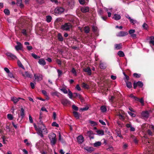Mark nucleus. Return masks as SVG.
I'll use <instances>...</instances> for the list:
<instances>
[{
    "label": "nucleus",
    "instance_id": "nucleus-32",
    "mask_svg": "<svg viewBox=\"0 0 154 154\" xmlns=\"http://www.w3.org/2000/svg\"><path fill=\"white\" fill-rule=\"evenodd\" d=\"M7 117L8 119L10 120H12L14 119L13 116L11 114H8L7 116Z\"/></svg>",
    "mask_w": 154,
    "mask_h": 154
},
{
    "label": "nucleus",
    "instance_id": "nucleus-29",
    "mask_svg": "<svg viewBox=\"0 0 154 154\" xmlns=\"http://www.w3.org/2000/svg\"><path fill=\"white\" fill-rule=\"evenodd\" d=\"M17 4L18 6H20L21 8L23 7V5L22 4V0H17Z\"/></svg>",
    "mask_w": 154,
    "mask_h": 154
},
{
    "label": "nucleus",
    "instance_id": "nucleus-15",
    "mask_svg": "<svg viewBox=\"0 0 154 154\" xmlns=\"http://www.w3.org/2000/svg\"><path fill=\"white\" fill-rule=\"evenodd\" d=\"M6 55L7 56L11 58V59H15L17 58L16 56L11 53H6Z\"/></svg>",
    "mask_w": 154,
    "mask_h": 154
},
{
    "label": "nucleus",
    "instance_id": "nucleus-54",
    "mask_svg": "<svg viewBox=\"0 0 154 154\" xmlns=\"http://www.w3.org/2000/svg\"><path fill=\"white\" fill-rule=\"evenodd\" d=\"M135 32V30L134 29H131L129 31V33L131 35Z\"/></svg>",
    "mask_w": 154,
    "mask_h": 154
},
{
    "label": "nucleus",
    "instance_id": "nucleus-50",
    "mask_svg": "<svg viewBox=\"0 0 154 154\" xmlns=\"http://www.w3.org/2000/svg\"><path fill=\"white\" fill-rule=\"evenodd\" d=\"M137 84L138 85V86L140 88L142 87L143 85V83H142L140 81L138 82H137Z\"/></svg>",
    "mask_w": 154,
    "mask_h": 154
},
{
    "label": "nucleus",
    "instance_id": "nucleus-48",
    "mask_svg": "<svg viewBox=\"0 0 154 154\" xmlns=\"http://www.w3.org/2000/svg\"><path fill=\"white\" fill-rule=\"evenodd\" d=\"M5 14L7 15H9L10 14L9 11L7 9H5L4 11Z\"/></svg>",
    "mask_w": 154,
    "mask_h": 154
},
{
    "label": "nucleus",
    "instance_id": "nucleus-63",
    "mask_svg": "<svg viewBox=\"0 0 154 154\" xmlns=\"http://www.w3.org/2000/svg\"><path fill=\"white\" fill-rule=\"evenodd\" d=\"M79 2L80 4L81 5H84L85 3V0H79Z\"/></svg>",
    "mask_w": 154,
    "mask_h": 154
},
{
    "label": "nucleus",
    "instance_id": "nucleus-52",
    "mask_svg": "<svg viewBox=\"0 0 154 154\" xmlns=\"http://www.w3.org/2000/svg\"><path fill=\"white\" fill-rule=\"evenodd\" d=\"M136 101H139L141 103L142 105H144V101L142 98L140 99L138 98V100H136Z\"/></svg>",
    "mask_w": 154,
    "mask_h": 154
},
{
    "label": "nucleus",
    "instance_id": "nucleus-60",
    "mask_svg": "<svg viewBox=\"0 0 154 154\" xmlns=\"http://www.w3.org/2000/svg\"><path fill=\"white\" fill-rule=\"evenodd\" d=\"M133 76L136 78H139L140 76V74H138L136 73H134L133 74Z\"/></svg>",
    "mask_w": 154,
    "mask_h": 154
},
{
    "label": "nucleus",
    "instance_id": "nucleus-14",
    "mask_svg": "<svg viewBox=\"0 0 154 154\" xmlns=\"http://www.w3.org/2000/svg\"><path fill=\"white\" fill-rule=\"evenodd\" d=\"M17 45L15 46L16 49L17 51L21 50L22 48V44L18 42H17Z\"/></svg>",
    "mask_w": 154,
    "mask_h": 154
},
{
    "label": "nucleus",
    "instance_id": "nucleus-51",
    "mask_svg": "<svg viewBox=\"0 0 154 154\" xmlns=\"http://www.w3.org/2000/svg\"><path fill=\"white\" fill-rule=\"evenodd\" d=\"M71 72L74 75L76 76L77 75L76 72L74 68H72Z\"/></svg>",
    "mask_w": 154,
    "mask_h": 154
},
{
    "label": "nucleus",
    "instance_id": "nucleus-59",
    "mask_svg": "<svg viewBox=\"0 0 154 154\" xmlns=\"http://www.w3.org/2000/svg\"><path fill=\"white\" fill-rule=\"evenodd\" d=\"M42 92L44 95H45V96H46L48 97V95L47 94V92L45 90H42Z\"/></svg>",
    "mask_w": 154,
    "mask_h": 154
},
{
    "label": "nucleus",
    "instance_id": "nucleus-24",
    "mask_svg": "<svg viewBox=\"0 0 154 154\" xmlns=\"http://www.w3.org/2000/svg\"><path fill=\"white\" fill-rule=\"evenodd\" d=\"M97 134L99 136H102L104 134V132L103 130H99L96 131Z\"/></svg>",
    "mask_w": 154,
    "mask_h": 154
},
{
    "label": "nucleus",
    "instance_id": "nucleus-41",
    "mask_svg": "<svg viewBox=\"0 0 154 154\" xmlns=\"http://www.w3.org/2000/svg\"><path fill=\"white\" fill-rule=\"evenodd\" d=\"M82 87L88 89L89 88V86L84 82L82 83Z\"/></svg>",
    "mask_w": 154,
    "mask_h": 154
},
{
    "label": "nucleus",
    "instance_id": "nucleus-30",
    "mask_svg": "<svg viewBox=\"0 0 154 154\" xmlns=\"http://www.w3.org/2000/svg\"><path fill=\"white\" fill-rule=\"evenodd\" d=\"M20 115L22 119L25 116L24 110L23 108H21V109Z\"/></svg>",
    "mask_w": 154,
    "mask_h": 154
},
{
    "label": "nucleus",
    "instance_id": "nucleus-45",
    "mask_svg": "<svg viewBox=\"0 0 154 154\" xmlns=\"http://www.w3.org/2000/svg\"><path fill=\"white\" fill-rule=\"evenodd\" d=\"M142 27L144 29L147 30L148 29V26L147 24L146 23H144Z\"/></svg>",
    "mask_w": 154,
    "mask_h": 154
},
{
    "label": "nucleus",
    "instance_id": "nucleus-36",
    "mask_svg": "<svg viewBox=\"0 0 154 154\" xmlns=\"http://www.w3.org/2000/svg\"><path fill=\"white\" fill-rule=\"evenodd\" d=\"M84 32L86 33H88L90 31V28L88 26H85L84 28Z\"/></svg>",
    "mask_w": 154,
    "mask_h": 154
},
{
    "label": "nucleus",
    "instance_id": "nucleus-18",
    "mask_svg": "<svg viewBox=\"0 0 154 154\" xmlns=\"http://www.w3.org/2000/svg\"><path fill=\"white\" fill-rule=\"evenodd\" d=\"M38 63L41 65L44 66L46 64V62L44 59L41 58L39 59L38 61Z\"/></svg>",
    "mask_w": 154,
    "mask_h": 154
},
{
    "label": "nucleus",
    "instance_id": "nucleus-57",
    "mask_svg": "<svg viewBox=\"0 0 154 154\" xmlns=\"http://www.w3.org/2000/svg\"><path fill=\"white\" fill-rule=\"evenodd\" d=\"M89 123L92 126H95L97 125V124L96 122L92 121H90Z\"/></svg>",
    "mask_w": 154,
    "mask_h": 154
},
{
    "label": "nucleus",
    "instance_id": "nucleus-1",
    "mask_svg": "<svg viewBox=\"0 0 154 154\" xmlns=\"http://www.w3.org/2000/svg\"><path fill=\"white\" fill-rule=\"evenodd\" d=\"M33 125L35 130L37 132L38 134L42 137H44L43 134H46L48 133L46 128L41 120L38 123L37 126L35 124H34Z\"/></svg>",
    "mask_w": 154,
    "mask_h": 154
},
{
    "label": "nucleus",
    "instance_id": "nucleus-25",
    "mask_svg": "<svg viewBox=\"0 0 154 154\" xmlns=\"http://www.w3.org/2000/svg\"><path fill=\"white\" fill-rule=\"evenodd\" d=\"M57 38L58 40L60 42H62L63 41V38L61 34L60 33H59L57 35Z\"/></svg>",
    "mask_w": 154,
    "mask_h": 154
},
{
    "label": "nucleus",
    "instance_id": "nucleus-3",
    "mask_svg": "<svg viewBox=\"0 0 154 154\" xmlns=\"http://www.w3.org/2000/svg\"><path fill=\"white\" fill-rule=\"evenodd\" d=\"M64 11V9L61 7H57L54 10V14L56 15H58L61 14Z\"/></svg>",
    "mask_w": 154,
    "mask_h": 154
},
{
    "label": "nucleus",
    "instance_id": "nucleus-6",
    "mask_svg": "<svg viewBox=\"0 0 154 154\" xmlns=\"http://www.w3.org/2000/svg\"><path fill=\"white\" fill-rule=\"evenodd\" d=\"M21 74L23 77L25 78H31L32 76V75L30 74L29 72L27 71L24 72H22Z\"/></svg>",
    "mask_w": 154,
    "mask_h": 154
},
{
    "label": "nucleus",
    "instance_id": "nucleus-20",
    "mask_svg": "<svg viewBox=\"0 0 154 154\" xmlns=\"http://www.w3.org/2000/svg\"><path fill=\"white\" fill-rule=\"evenodd\" d=\"M74 94L75 95V96L79 98L80 100L82 102H83L84 101V99L81 96V95L80 94H79L76 93H74Z\"/></svg>",
    "mask_w": 154,
    "mask_h": 154
},
{
    "label": "nucleus",
    "instance_id": "nucleus-10",
    "mask_svg": "<svg viewBox=\"0 0 154 154\" xmlns=\"http://www.w3.org/2000/svg\"><path fill=\"white\" fill-rule=\"evenodd\" d=\"M81 11L83 13H86L89 11V8L88 6H83L81 8Z\"/></svg>",
    "mask_w": 154,
    "mask_h": 154
},
{
    "label": "nucleus",
    "instance_id": "nucleus-31",
    "mask_svg": "<svg viewBox=\"0 0 154 154\" xmlns=\"http://www.w3.org/2000/svg\"><path fill=\"white\" fill-rule=\"evenodd\" d=\"M129 21L133 25H134L135 23H138V22L137 20L133 19L132 18H131V19L129 20Z\"/></svg>",
    "mask_w": 154,
    "mask_h": 154
},
{
    "label": "nucleus",
    "instance_id": "nucleus-39",
    "mask_svg": "<svg viewBox=\"0 0 154 154\" xmlns=\"http://www.w3.org/2000/svg\"><path fill=\"white\" fill-rule=\"evenodd\" d=\"M149 43L150 45H152V46H154V36H153L151 39L149 41Z\"/></svg>",
    "mask_w": 154,
    "mask_h": 154
},
{
    "label": "nucleus",
    "instance_id": "nucleus-5",
    "mask_svg": "<svg viewBox=\"0 0 154 154\" xmlns=\"http://www.w3.org/2000/svg\"><path fill=\"white\" fill-rule=\"evenodd\" d=\"M148 149H147V150H145L144 152V154H154V152H153V149H152L153 148V146H148Z\"/></svg>",
    "mask_w": 154,
    "mask_h": 154
},
{
    "label": "nucleus",
    "instance_id": "nucleus-28",
    "mask_svg": "<svg viewBox=\"0 0 154 154\" xmlns=\"http://www.w3.org/2000/svg\"><path fill=\"white\" fill-rule=\"evenodd\" d=\"M100 67L101 69H104L106 68V66L105 64L100 62Z\"/></svg>",
    "mask_w": 154,
    "mask_h": 154
},
{
    "label": "nucleus",
    "instance_id": "nucleus-47",
    "mask_svg": "<svg viewBox=\"0 0 154 154\" xmlns=\"http://www.w3.org/2000/svg\"><path fill=\"white\" fill-rule=\"evenodd\" d=\"M126 85L127 87L129 88H131L132 87V84L130 82H126Z\"/></svg>",
    "mask_w": 154,
    "mask_h": 154
},
{
    "label": "nucleus",
    "instance_id": "nucleus-35",
    "mask_svg": "<svg viewBox=\"0 0 154 154\" xmlns=\"http://www.w3.org/2000/svg\"><path fill=\"white\" fill-rule=\"evenodd\" d=\"M101 143L100 142L98 141L95 142L94 144V147H98L101 145Z\"/></svg>",
    "mask_w": 154,
    "mask_h": 154
},
{
    "label": "nucleus",
    "instance_id": "nucleus-61",
    "mask_svg": "<svg viewBox=\"0 0 154 154\" xmlns=\"http://www.w3.org/2000/svg\"><path fill=\"white\" fill-rule=\"evenodd\" d=\"M57 71L58 74V75L59 77H60L61 75L62 74V71L61 70L59 69H57Z\"/></svg>",
    "mask_w": 154,
    "mask_h": 154
},
{
    "label": "nucleus",
    "instance_id": "nucleus-37",
    "mask_svg": "<svg viewBox=\"0 0 154 154\" xmlns=\"http://www.w3.org/2000/svg\"><path fill=\"white\" fill-rule=\"evenodd\" d=\"M118 54L121 57H124L125 55L124 52L122 51H119L118 53Z\"/></svg>",
    "mask_w": 154,
    "mask_h": 154
},
{
    "label": "nucleus",
    "instance_id": "nucleus-33",
    "mask_svg": "<svg viewBox=\"0 0 154 154\" xmlns=\"http://www.w3.org/2000/svg\"><path fill=\"white\" fill-rule=\"evenodd\" d=\"M46 20L48 23H50L51 22L52 20V17L50 16H47L46 17Z\"/></svg>",
    "mask_w": 154,
    "mask_h": 154
},
{
    "label": "nucleus",
    "instance_id": "nucleus-42",
    "mask_svg": "<svg viewBox=\"0 0 154 154\" xmlns=\"http://www.w3.org/2000/svg\"><path fill=\"white\" fill-rule=\"evenodd\" d=\"M73 113L75 117L77 119H78L79 118V115L78 112H74Z\"/></svg>",
    "mask_w": 154,
    "mask_h": 154
},
{
    "label": "nucleus",
    "instance_id": "nucleus-46",
    "mask_svg": "<svg viewBox=\"0 0 154 154\" xmlns=\"http://www.w3.org/2000/svg\"><path fill=\"white\" fill-rule=\"evenodd\" d=\"M68 95L70 99H72V94L69 89H68Z\"/></svg>",
    "mask_w": 154,
    "mask_h": 154
},
{
    "label": "nucleus",
    "instance_id": "nucleus-58",
    "mask_svg": "<svg viewBox=\"0 0 154 154\" xmlns=\"http://www.w3.org/2000/svg\"><path fill=\"white\" fill-rule=\"evenodd\" d=\"M128 113L131 117H135L136 116V115L134 113H132L129 111H128Z\"/></svg>",
    "mask_w": 154,
    "mask_h": 154
},
{
    "label": "nucleus",
    "instance_id": "nucleus-53",
    "mask_svg": "<svg viewBox=\"0 0 154 154\" xmlns=\"http://www.w3.org/2000/svg\"><path fill=\"white\" fill-rule=\"evenodd\" d=\"M129 97L134 99L135 100H138V98L134 96L133 94H131L129 95Z\"/></svg>",
    "mask_w": 154,
    "mask_h": 154
},
{
    "label": "nucleus",
    "instance_id": "nucleus-34",
    "mask_svg": "<svg viewBox=\"0 0 154 154\" xmlns=\"http://www.w3.org/2000/svg\"><path fill=\"white\" fill-rule=\"evenodd\" d=\"M131 137L132 139L134 142L135 144H137L138 143V140L134 136L132 135L131 136Z\"/></svg>",
    "mask_w": 154,
    "mask_h": 154
},
{
    "label": "nucleus",
    "instance_id": "nucleus-55",
    "mask_svg": "<svg viewBox=\"0 0 154 154\" xmlns=\"http://www.w3.org/2000/svg\"><path fill=\"white\" fill-rule=\"evenodd\" d=\"M32 56L35 59H37L38 58H40V57L39 56H38L35 54H32Z\"/></svg>",
    "mask_w": 154,
    "mask_h": 154
},
{
    "label": "nucleus",
    "instance_id": "nucleus-38",
    "mask_svg": "<svg viewBox=\"0 0 154 154\" xmlns=\"http://www.w3.org/2000/svg\"><path fill=\"white\" fill-rule=\"evenodd\" d=\"M17 64L19 67H21V68H22L23 69H24V67L22 65L21 62L19 60H18L17 61Z\"/></svg>",
    "mask_w": 154,
    "mask_h": 154
},
{
    "label": "nucleus",
    "instance_id": "nucleus-49",
    "mask_svg": "<svg viewBox=\"0 0 154 154\" xmlns=\"http://www.w3.org/2000/svg\"><path fill=\"white\" fill-rule=\"evenodd\" d=\"M87 134L90 136L91 137V138H93V137H91L92 135L93 134V132L92 131H89L87 132Z\"/></svg>",
    "mask_w": 154,
    "mask_h": 154
},
{
    "label": "nucleus",
    "instance_id": "nucleus-40",
    "mask_svg": "<svg viewBox=\"0 0 154 154\" xmlns=\"http://www.w3.org/2000/svg\"><path fill=\"white\" fill-rule=\"evenodd\" d=\"M60 89L61 91H62L64 94H66L68 93V91L65 88H60Z\"/></svg>",
    "mask_w": 154,
    "mask_h": 154
},
{
    "label": "nucleus",
    "instance_id": "nucleus-9",
    "mask_svg": "<svg viewBox=\"0 0 154 154\" xmlns=\"http://www.w3.org/2000/svg\"><path fill=\"white\" fill-rule=\"evenodd\" d=\"M84 149L88 152H91L94 150V149L93 147L88 146L85 147Z\"/></svg>",
    "mask_w": 154,
    "mask_h": 154
},
{
    "label": "nucleus",
    "instance_id": "nucleus-13",
    "mask_svg": "<svg viewBox=\"0 0 154 154\" xmlns=\"http://www.w3.org/2000/svg\"><path fill=\"white\" fill-rule=\"evenodd\" d=\"M77 140L79 143L81 144L84 141V138L82 136L80 135L77 137Z\"/></svg>",
    "mask_w": 154,
    "mask_h": 154
},
{
    "label": "nucleus",
    "instance_id": "nucleus-27",
    "mask_svg": "<svg viewBox=\"0 0 154 154\" xmlns=\"http://www.w3.org/2000/svg\"><path fill=\"white\" fill-rule=\"evenodd\" d=\"M100 109L101 112H104L106 111L107 109L105 106L103 105L100 107Z\"/></svg>",
    "mask_w": 154,
    "mask_h": 154
},
{
    "label": "nucleus",
    "instance_id": "nucleus-56",
    "mask_svg": "<svg viewBox=\"0 0 154 154\" xmlns=\"http://www.w3.org/2000/svg\"><path fill=\"white\" fill-rule=\"evenodd\" d=\"M52 125L53 126H55L56 127H58L59 126L58 124L56 122H54L52 124Z\"/></svg>",
    "mask_w": 154,
    "mask_h": 154
},
{
    "label": "nucleus",
    "instance_id": "nucleus-44",
    "mask_svg": "<svg viewBox=\"0 0 154 154\" xmlns=\"http://www.w3.org/2000/svg\"><path fill=\"white\" fill-rule=\"evenodd\" d=\"M119 119L122 120H124L125 119V117L123 115L119 113L118 115Z\"/></svg>",
    "mask_w": 154,
    "mask_h": 154
},
{
    "label": "nucleus",
    "instance_id": "nucleus-21",
    "mask_svg": "<svg viewBox=\"0 0 154 154\" xmlns=\"http://www.w3.org/2000/svg\"><path fill=\"white\" fill-rule=\"evenodd\" d=\"M144 143L148 145L149 144L151 143V145H154V139L152 142H149L148 139L146 138L144 142Z\"/></svg>",
    "mask_w": 154,
    "mask_h": 154
},
{
    "label": "nucleus",
    "instance_id": "nucleus-16",
    "mask_svg": "<svg viewBox=\"0 0 154 154\" xmlns=\"http://www.w3.org/2000/svg\"><path fill=\"white\" fill-rule=\"evenodd\" d=\"M141 115L142 117L146 118H147L149 116V112L147 111L143 112Z\"/></svg>",
    "mask_w": 154,
    "mask_h": 154
},
{
    "label": "nucleus",
    "instance_id": "nucleus-26",
    "mask_svg": "<svg viewBox=\"0 0 154 154\" xmlns=\"http://www.w3.org/2000/svg\"><path fill=\"white\" fill-rule=\"evenodd\" d=\"M122 45L121 44H116L115 45V48L116 50L120 49L122 47Z\"/></svg>",
    "mask_w": 154,
    "mask_h": 154
},
{
    "label": "nucleus",
    "instance_id": "nucleus-11",
    "mask_svg": "<svg viewBox=\"0 0 154 154\" xmlns=\"http://www.w3.org/2000/svg\"><path fill=\"white\" fill-rule=\"evenodd\" d=\"M128 35V33L125 31H120L117 35L119 37H123Z\"/></svg>",
    "mask_w": 154,
    "mask_h": 154
},
{
    "label": "nucleus",
    "instance_id": "nucleus-8",
    "mask_svg": "<svg viewBox=\"0 0 154 154\" xmlns=\"http://www.w3.org/2000/svg\"><path fill=\"white\" fill-rule=\"evenodd\" d=\"M34 77L35 79L37 81H41L42 79V75L40 74H34Z\"/></svg>",
    "mask_w": 154,
    "mask_h": 154
},
{
    "label": "nucleus",
    "instance_id": "nucleus-23",
    "mask_svg": "<svg viewBox=\"0 0 154 154\" xmlns=\"http://www.w3.org/2000/svg\"><path fill=\"white\" fill-rule=\"evenodd\" d=\"M60 94L57 91L52 92L51 93V94L53 96H56L58 97H59Z\"/></svg>",
    "mask_w": 154,
    "mask_h": 154
},
{
    "label": "nucleus",
    "instance_id": "nucleus-17",
    "mask_svg": "<svg viewBox=\"0 0 154 154\" xmlns=\"http://www.w3.org/2000/svg\"><path fill=\"white\" fill-rule=\"evenodd\" d=\"M68 4L70 8H72L74 6V0H68Z\"/></svg>",
    "mask_w": 154,
    "mask_h": 154
},
{
    "label": "nucleus",
    "instance_id": "nucleus-19",
    "mask_svg": "<svg viewBox=\"0 0 154 154\" xmlns=\"http://www.w3.org/2000/svg\"><path fill=\"white\" fill-rule=\"evenodd\" d=\"M84 72H87L88 75H90L91 74V70L90 68L88 67L87 68H84L83 69Z\"/></svg>",
    "mask_w": 154,
    "mask_h": 154
},
{
    "label": "nucleus",
    "instance_id": "nucleus-4",
    "mask_svg": "<svg viewBox=\"0 0 154 154\" xmlns=\"http://www.w3.org/2000/svg\"><path fill=\"white\" fill-rule=\"evenodd\" d=\"M72 27V25L69 23H65L61 26V28L66 31L69 30Z\"/></svg>",
    "mask_w": 154,
    "mask_h": 154
},
{
    "label": "nucleus",
    "instance_id": "nucleus-12",
    "mask_svg": "<svg viewBox=\"0 0 154 154\" xmlns=\"http://www.w3.org/2000/svg\"><path fill=\"white\" fill-rule=\"evenodd\" d=\"M21 99L23 100H25L24 99L22 98H21L20 97L17 98L16 97H11V100L14 102V103H16L17 102H18L19 100Z\"/></svg>",
    "mask_w": 154,
    "mask_h": 154
},
{
    "label": "nucleus",
    "instance_id": "nucleus-22",
    "mask_svg": "<svg viewBox=\"0 0 154 154\" xmlns=\"http://www.w3.org/2000/svg\"><path fill=\"white\" fill-rule=\"evenodd\" d=\"M114 20H120L121 18V16L120 15L115 14L112 17Z\"/></svg>",
    "mask_w": 154,
    "mask_h": 154
},
{
    "label": "nucleus",
    "instance_id": "nucleus-62",
    "mask_svg": "<svg viewBox=\"0 0 154 154\" xmlns=\"http://www.w3.org/2000/svg\"><path fill=\"white\" fill-rule=\"evenodd\" d=\"M72 108L73 109L76 111H77L78 109V107L74 105H72Z\"/></svg>",
    "mask_w": 154,
    "mask_h": 154
},
{
    "label": "nucleus",
    "instance_id": "nucleus-43",
    "mask_svg": "<svg viewBox=\"0 0 154 154\" xmlns=\"http://www.w3.org/2000/svg\"><path fill=\"white\" fill-rule=\"evenodd\" d=\"M92 31L94 32H96L97 30V27L94 25H93L92 26Z\"/></svg>",
    "mask_w": 154,
    "mask_h": 154
},
{
    "label": "nucleus",
    "instance_id": "nucleus-7",
    "mask_svg": "<svg viewBox=\"0 0 154 154\" xmlns=\"http://www.w3.org/2000/svg\"><path fill=\"white\" fill-rule=\"evenodd\" d=\"M61 102L63 105L64 106H66L68 104H69L70 103L69 100L65 98L61 100Z\"/></svg>",
    "mask_w": 154,
    "mask_h": 154
},
{
    "label": "nucleus",
    "instance_id": "nucleus-64",
    "mask_svg": "<svg viewBox=\"0 0 154 154\" xmlns=\"http://www.w3.org/2000/svg\"><path fill=\"white\" fill-rule=\"evenodd\" d=\"M75 88L78 91H80L81 90V88L78 84L76 85Z\"/></svg>",
    "mask_w": 154,
    "mask_h": 154
},
{
    "label": "nucleus",
    "instance_id": "nucleus-2",
    "mask_svg": "<svg viewBox=\"0 0 154 154\" xmlns=\"http://www.w3.org/2000/svg\"><path fill=\"white\" fill-rule=\"evenodd\" d=\"M56 135L52 133L50 134L49 135V137L50 139L51 143V145H54L56 142Z\"/></svg>",
    "mask_w": 154,
    "mask_h": 154
}]
</instances>
